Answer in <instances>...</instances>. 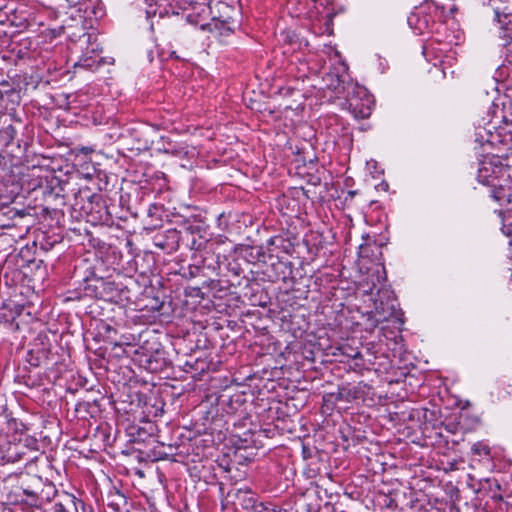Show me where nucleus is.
<instances>
[{"instance_id":"1","label":"nucleus","mask_w":512,"mask_h":512,"mask_svg":"<svg viewBox=\"0 0 512 512\" xmlns=\"http://www.w3.org/2000/svg\"><path fill=\"white\" fill-rule=\"evenodd\" d=\"M477 180L489 188V197L500 205L510 202L509 175L505 159L498 155L487 156L478 163Z\"/></svg>"},{"instance_id":"2","label":"nucleus","mask_w":512,"mask_h":512,"mask_svg":"<svg viewBox=\"0 0 512 512\" xmlns=\"http://www.w3.org/2000/svg\"><path fill=\"white\" fill-rule=\"evenodd\" d=\"M372 99L366 88L358 84H348L343 106L355 119L368 118L372 113Z\"/></svg>"},{"instance_id":"3","label":"nucleus","mask_w":512,"mask_h":512,"mask_svg":"<svg viewBox=\"0 0 512 512\" xmlns=\"http://www.w3.org/2000/svg\"><path fill=\"white\" fill-rule=\"evenodd\" d=\"M83 290L86 296L104 301H115L119 296L115 282L97 277L94 273L84 278Z\"/></svg>"},{"instance_id":"4","label":"nucleus","mask_w":512,"mask_h":512,"mask_svg":"<svg viewBox=\"0 0 512 512\" xmlns=\"http://www.w3.org/2000/svg\"><path fill=\"white\" fill-rule=\"evenodd\" d=\"M32 483L25 485L22 483L23 493L30 498L31 504L37 505L43 501H50L56 499L60 495L51 482H44L41 477L34 476L31 479Z\"/></svg>"},{"instance_id":"5","label":"nucleus","mask_w":512,"mask_h":512,"mask_svg":"<svg viewBox=\"0 0 512 512\" xmlns=\"http://www.w3.org/2000/svg\"><path fill=\"white\" fill-rule=\"evenodd\" d=\"M497 15L498 46L505 49L506 62L512 64V14Z\"/></svg>"},{"instance_id":"6","label":"nucleus","mask_w":512,"mask_h":512,"mask_svg":"<svg viewBox=\"0 0 512 512\" xmlns=\"http://www.w3.org/2000/svg\"><path fill=\"white\" fill-rule=\"evenodd\" d=\"M51 512H92V507L67 492H62L51 507Z\"/></svg>"},{"instance_id":"7","label":"nucleus","mask_w":512,"mask_h":512,"mask_svg":"<svg viewBox=\"0 0 512 512\" xmlns=\"http://www.w3.org/2000/svg\"><path fill=\"white\" fill-rule=\"evenodd\" d=\"M255 500L256 497L251 491L236 489L228 492L227 499L223 503L226 506L232 505L235 511L247 512L252 508Z\"/></svg>"},{"instance_id":"8","label":"nucleus","mask_w":512,"mask_h":512,"mask_svg":"<svg viewBox=\"0 0 512 512\" xmlns=\"http://www.w3.org/2000/svg\"><path fill=\"white\" fill-rule=\"evenodd\" d=\"M67 185L68 183L66 181H63L56 176H52L47 180V185L44 190L45 200L49 203L54 202L55 205H65V192Z\"/></svg>"},{"instance_id":"9","label":"nucleus","mask_w":512,"mask_h":512,"mask_svg":"<svg viewBox=\"0 0 512 512\" xmlns=\"http://www.w3.org/2000/svg\"><path fill=\"white\" fill-rule=\"evenodd\" d=\"M14 454H9L8 459L15 462L18 460L25 459L26 462L32 461L36 459V456H29L25 457L27 455V451L29 453H36L38 451V442L35 438L30 437L28 435H24V437H21L19 439V443L14 444L13 446Z\"/></svg>"},{"instance_id":"10","label":"nucleus","mask_w":512,"mask_h":512,"mask_svg":"<svg viewBox=\"0 0 512 512\" xmlns=\"http://www.w3.org/2000/svg\"><path fill=\"white\" fill-rule=\"evenodd\" d=\"M141 364L145 369L152 373L162 372L166 369L168 362L165 357V352L162 349L156 348L154 352L144 353Z\"/></svg>"},{"instance_id":"11","label":"nucleus","mask_w":512,"mask_h":512,"mask_svg":"<svg viewBox=\"0 0 512 512\" xmlns=\"http://www.w3.org/2000/svg\"><path fill=\"white\" fill-rule=\"evenodd\" d=\"M106 504L114 512H128L126 496L114 487L106 495Z\"/></svg>"},{"instance_id":"12","label":"nucleus","mask_w":512,"mask_h":512,"mask_svg":"<svg viewBox=\"0 0 512 512\" xmlns=\"http://www.w3.org/2000/svg\"><path fill=\"white\" fill-rule=\"evenodd\" d=\"M241 254L247 262L253 264L263 262L265 259V252L262 246H244L241 248Z\"/></svg>"},{"instance_id":"13","label":"nucleus","mask_w":512,"mask_h":512,"mask_svg":"<svg viewBox=\"0 0 512 512\" xmlns=\"http://www.w3.org/2000/svg\"><path fill=\"white\" fill-rule=\"evenodd\" d=\"M444 430L453 435L460 434V437L457 439H452L451 441L454 444H458L460 441L464 440V435L466 434L465 429L463 427V422H461L460 417L455 419L448 420L442 424Z\"/></svg>"},{"instance_id":"14","label":"nucleus","mask_w":512,"mask_h":512,"mask_svg":"<svg viewBox=\"0 0 512 512\" xmlns=\"http://www.w3.org/2000/svg\"><path fill=\"white\" fill-rule=\"evenodd\" d=\"M459 417L466 433L474 431L481 424L480 416L470 413L466 408H462Z\"/></svg>"},{"instance_id":"15","label":"nucleus","mask_w":512,"mask_h":512,"mask_svg":"<svg viewBox=\"0 0 512 512\" xmlns=\"http://www.w3.org/2000/svg\"><path fill=\"white\" fill-rule=\"evenodd\" d=\"M185 230L192 235V238L189 243V247L191 250L201 251L206 247L207 240L200 235L198 237L195 236V233L200 231L199 226L189 225L185 227Z\"/></svg>"},{"instance_id":"16","label":"nucleus","mask_w":512,"mask_h":512,"mask_svg":"<svg viewBox=\"0 0 512 512\" xmlns=\"http://www.w3.org/2000/svg\"><path fill=\"white\" fill-rule=\"evenodd\" d=\"M102 64V58L100 56L87 57L84 56L75 64V67H81L87 70L94 71L98 69Z\"/></svg>"},{"instance_id":"17","label":"nucleus","mask_w":512,"mask_h":512,"mask_svg":"<svg viewBox=\"0 0 512 512\" xmlns=\"http://www.w3.org/2000/svg\"><path fill=\"white\" fill-rule=\"evenodd\" d=\"M512 385L511 384H504L503 382H497L494 386L493 390L491 391V395L495 397L497 400H504L508 396L511 395Z\"/></svg>"},{"instance_id":"18","label":"nucleus","mask_w":512,"mask_h":512,"mask_svg":"<svg viewBox=\"0 0 512 512\" xmlns=\"http://www.w3.org/2000/svg\"><path fill=\"white\" fill-rule=\"evenodd\" d=\"M165 152L176 157H184L188 154L187 147L181 144L169 145V147L165 149Z\"/></svg>"},{"instance_id":"19","label":"nucleus","mask_w":512,"mask_h":512,"mask_svg":"<svg viewBox=\"0 0 512 512\" xmlns=\"http://www.w3.org/2000/svg\"><path fill=\"white\" fill-rule=\"evenodd\" d=\"M471 450L474 454L479 455V456L490 454V448L481 442H477V443L473 444Z\"/></svg>"},{"instance_id":"20","label":"nucleus","mask_w":512,"mask_h":512,"mask_svg":"<svg viewBox=\"0 0 512 512\" xmlns=\"http://www.w3.org/2000/svg\"><path fill=\"white\" fill-rule=\"evenodd\" d=\"M273 266L276 267L277 269L282 270L280 273H277L274 278H271V281L275 282L278 280H285L286 274L284 269L286 268V264L281 261H278L276 264H273Z\"/></svg>"},{"instance_id":"21","label":"nucleus","mask_w":512,"mask_h":512,"mask_svg":"<svg viewBox=\"0 0 512 512\" xmlns=\"http://www.w3.org/2000/svg\"><path fill=\"white\" fill-rule=\"evenodd\" d=\"M228 271L231 272L235 276H240L243 272V269L240 267L239 263L236 261H232L228 263Z\"/></svg>"},{"instance_id":"22","label":"nucleus","mask_w":512,"mask_h":512,"mask_svg":"<svg viewBox=\"0 0 512 512\" xmlns=\"http://www.w3.org/2000/svg\"><path fill=\"white\" fill-rule=\"evenodd\" d=\"M506 174L509 175V191L512 188V157H505Z\"/></svg>"},{"instance_id":"23","label":"nucleus","mask_w":512,"mask_h":512,"mask_svg":"<svg viewBox=\"0 0 512 512\" xmlns=\"http://www.w3.org/2000/svg\"><path fill=\"white\" fill-rule=\"evenodd\" d=\"M247 512H269V509L264 505V503L258 502L256 499L254 501V505H252V508L247 510Z\"/></svg>"},{"instance_id":"24","label":"nucleus","mask_w":512,"mask_h":512,"mask_svg":"<svg viewBox=\"0 0 512 512\" xmlns=\"http://www.w3.org/2000/svg\"><path fill=\"white\" fill-rule=\"evenodd\" d=\"M167 239L171 240V244H177L180 239V232L176 229L167 230Z\"/></svg>"},{"instance_id":"25","label":"nucleus","mask_w":512,"mask_h":512,"mask_svg":"<svg viewBox=\"0 0 512 512\" xmlns=\"http://www.w3.org/2000/svg\"><path fill=\"white\" fill-rule=\"evenodd\" d=\"M280 242H283V238L281 236L270 237L267 240V247H268V249H270V247H272V246L278 247Z\"/></svg>"},{"instance_id":"26","label":"nucleus","mask_w":512,"mask_h":512,"mask_svg":"<svg viewBox=\"0 0 512 512\" xmlns=\"http://www.w3.org/2000/svg\"><path fill=\"white\" fill-rule=\"evenodd\" d=\"M87 192H89L88 189L80 190L77 193H75V202L73 204V207L75 210H79V193L82 194V193H87Z\"/></svg>"},{"instance_id":"27","label":"nucleus","mask_w":512,"mask_h":512,"mask_svg":"<svg viewBox=\"0 0 512 512\" xmlns=\"http://www.w3.org/2000/svg\"><path fill=\"white\" fill-rule=\"evenodd\" d=\"M157 13V9L153 7L152 4H149V8L146 9L147 17L155 16Z\"/></svg>"},{"instance_id":"28","label":"nucleus","mask_w":512,"mask_h":512,"mask_svg":"<svg viewBox=\"0 0 512 512\" xmlns=\"http://www.w3.org/2000/svg\"><path fill=\"white\" fill-rule=\"evenodd\" d=\"M220 29H221L220 34H222V35H228V34H230L232 32V29L229 26H227V25H225L223 23H221V28Z\"/></svg>"},{"instance_id":"29","label":"nucleus","mask_w":512,"mask_h":512,"mask_svg":"<svg viewBox=\"0 0 512 512\" xmlns=\"http://www.w3.org/2000/svg\"><path fill=\"white\" fill-rule=\"evenodd\" d=\"M155 244H156V246H158V247H160L162 249L165 248V246H166V244L164 242H162L160 235H157L155 237Z\"/></svg>"},{"instance_id":"30","label":"nucleus","mask_w":512,"mask_h":512,"mask_svg":"<svg viewBox=\"0 0 512 512\" xmlns=\"http://www.w3.org/2000/svg\"><path fill=\"white\" fill-rule=\"evenodd\" d=\"M499 215L502 216V222L503 223H509L508 220L512 218V211L509 213L508 217L503 216L502 211L499 212Z\"/></svg>"},{"instance_id":"31","label":"nucleus","mask_w":512,"mask_h":512,"mask_svg":"<svg viewBox=\"0 0 512 512\" xmlns=\"http://www.w3.org/2000/svg\"><path fill=\"white\" fill-rule=\"evenodd\" d=\"M350 357H352L353 359L361 358V353L357 351L354 354H351Z\"/></svg>"},{"instance_id":"32","label":"nucleus","mask_w":512,"mask_h":512,"mask_svg":"<svg viewBox=\"0 0 512 512\" xmlns=\"http://www.w3.org/2000/svg\"><path fill=\"white\" fill-rule=\"evenodd\" d=\"M88 199H95V198H99L98 195H95V194H92V195H87L86 196Z\"/></svg>"},{"instance_id":"33","label":"nucleus","mask_w":512,"mask_h":512,"mask_svg":"<svg viewBox=\"0 0 512 512\" xmlns=\"http://www.w3.org/2000/svg\"><path fill=\"white\" fill-rule=\"evenodd\" d=\"M171 57L176 58V59H180V57L178 55H176L175 51H172Z\"/></svg>"},{"instance_id":"34","label":"nucleus","mask_w":512,"mask_h":512,"mask_svg":"<svg viewBox=\"0 0 512 512\" xmlns=\"http://www.w3.org/2000/svg\"><path fill=\"white\" fill-rule=\"evenodd\" d=\"M32 512H46V511H43V510H41V509L37 508L36 510H34V511H32Z\"/></svg>"},{"instance_id":"35","label":"nucleus","mask_w":512,"mask_h":512,"mask_svg":"<svg viewBox=\"0 0 512 512\" xmlns=\"http://www.w3.org/2000/svg\"><path fill=\"white\" fill-rule=\"evenodd\" d=\"M2 96H3V94H2V92L0 91V99L2 98Z\"/></svg>"},{"instance_id":"36","label":"nucleus","mask_w":512,"mask_h":512,"mask_svg":"<svg viewBox=\"0 0 512 512\" xmlns=\"http://www.w3.org/2000/svg\"><path fill=\"white\" fill-rule=\"evenodd\" d=\"M92 512H94V511L92 510Z\"/></svg>"}]
</instances>
